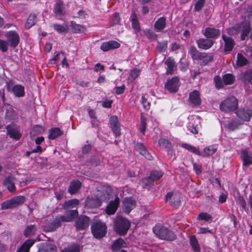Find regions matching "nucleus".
<instances>
[{"label": "nucleus", "instance_id": "a19ab883", "mask_svg": "<svg viewBox=\"0 0 252 252\" xmlns=\"http://www.w3.org/2000/svg\"><path fill=\"white\" fill-rule=\"evenodd\" d=\"M81 183L79 181H73L71 183L69 188L68 192L71 194L75 193L81 187Z\"/></svg>", "mask_w": 252, "mask_h": 252}, {"label": "nucleus", "instance_id": "864d4df0", "mask_svg": "<svg viewBox=\"0 0 252 252\" xmlns=\"http://www.w3.org/2000/svg\"><path fill=\"white\" fill-rule=\"evenodd\" d=\"M146 129V118L145 117L143 113H141V123L140 130L143 134H145V132Z\"/></svg>", "mask_w": 252, "mask_h": 252}, {"label": "nucleus", "instance_id": "4468645a", "mask_svg": "<svg viewBox=\"0 0 252 252\" xmlns=\"http://www.w3.org/2000/svg\"><path fill=\"white\" fill-rule=\"evenodd\" d=\"M196 43L199 49L207 50L210 49L214 45L215 41L206 37V38H199L196 40Z\"/></svg>", "mask_w": 252, "mask_h": 252}, {"label": "nucleus", "instance_id": "f3484780", "mask_svg": "<svg viewBox=\"0 0 252 252\" xmlns=\"http://www.w3.org/2000/svg\"><path fill=\"white\" fill-rule=\"evenodd\" d=\"M240 79L245 85L252 86V69H248L242 72L240 75Z\"/></svg>", "mask_w": 252, "mask_h": 252}, {"label": "nucleus", "instance_id": "c9c22d12", "mask_svg": "<svg viewBox=\"0 0 252 252\" xmlns=\"http://www.w3.org/2000/svg\"><path fill=\"white\" fill-rule=\"evenodd\" d=\"M63 134V131L59 128L54 127L49 130L48 138L50 139L53 140Z\"/></svg>", "mask_w": 252, "mask_h": 252}, {"label": "nucleus", "instance_id": "f704fd0d", "mask_svg": "<svg viewBox=\"0 0 252 252\" xmlns=\"http://www.w3.org/2000/svg\"><path fill=\"white\" fill-rule=\"evenodd\" d=\"M237 116L244 121H249L252 116V111H235Z\"/></svg>", "mask_w": 252, "mask_h": 252}, {"label": "nucleus", "instance_id": "a18cd8bd", "mask_svg": "<svg viewBox=\"0 0 252 252\" xmlns=\"http://www.w3.org/2000/svg\"><path fill=\"white\" fill-rule=\"evenodd\" d=\"M213 81L215 86L217 90H220L224 88L223 80L219 75L215 76Z\"/></svg>", "mask_w": 252, "mask_h": 252}, {"label": "nucleus", "instance_id": "f03ea898", "mask_svg": "<svg viewBox=\"0 0 252 252\" xmlns=\"http://www.w3.org/2000/svg\"><path fill=\"white\" fill-rule=\"evenodd\" d=\"M113 223L114 231L121 236L125 235L130 226V222L122 217L116 218Z\"/></svg>", "mask_w": 252, "mask_h": 252}, {"label": "nucleus", "instance_id": "2eb2a0df", "mask_svg": "<svg viewBox=\"0 0 252 252\" xmlns=\"http://www.w3.org/2000/svg\"><path fill=\"white\" fill-rule=\"evenodd\" d=\"M123 208L124 212L129 214L136 206V201L132 197H126L123 201Z\"/></svg>", "mask_w": 252, "mask_h": 252}, {"label": "nucleus", "instance_id": "39448f33", "mask_svg": "<svg viewBox=\"0 0 252 252\" xmlns=\"http://www.w3.org/2000/svg\"><path fill=\"white\" fill-rule=\"evenodd\" d=\"M13 84L12 80H9L6 82V88L8 92L11 93L17 97H23L25 95V87L20 84H16L11 87Z\"/></svg>", "mask_w": 252, "mask_h": 252}, {"label": "nucleus", "instance_id": "cd10ccee", "mask_svg": "<svg viewBox=\"0 0 252 252\" xmlns=\"http://www.w3.org/2000/svg\"><path fill=\"white\" fill-rule=\"evenodd\" d=\"M35 240L30 239L27 240L18 250L17 252H29L30 248L35 243Z\"/></svg>", "mask_w": 252, "mask_h": 252}, {"label": "nucleus", "instance_id": "13d9d810", "mask_svg": "<svg viewBox=\"0 0 252 252\" xmlns=\"http://www.w3.org/2000/svg\"><path fill=\"white\" fill-rule=\"evenodd\" d=\"M182 146H183V147L192 152L193 153H194L195 154H196L198 155H200V152L195 147H193L191 145H189V144H186V143L183 144Z\"/></svg>", "mask_w": 252, "mask_h": 252}, {"label": "nucleus", "instance_id": "4d7b16f0", "mask_svg": "<svg viewBox=\"0 0 252 252\" xmlns=\"http://www.w3.org/2000/svg\"><path fill=\"white\" fill-rule=\"evenodd\" d=\"M158 143L160 146L166 149H170L172 147L171 143L165 139H160L158 141Z\"/></svg>", "mask_w": 252, "mask_h": 252}, {"label": "nucleus", "instance_id": "338daca9", "mask_svg": "<svg viewBox=\"0 0 252 252\" xmlns=\"http://www.w3.org/2000/svg\"><path fill=\"white\" fill-rule=\"evenodd\" d=\"M237 202L245 210H248V208L247 207V203L242 196L239 195L237 198Z\"/></svg>", "mask_w": 252, "mask_h": 252}, {"label": "nucleus", "instance_id": "4c0bfd02", "mask_svg": "<svg viewBox=\"0 0 252 252\" xmlns=\"http://www.w3.org/2000/svg\"><path fill=\"white\" fill-rule=\"evenodd\" d=\"M52 27L59 33L67 32L68 31V27L66 24L61 25L55 23L53 24Z\"/></svg>", "mask_w": 252, "mask_h": 252}, {"label": "nucleus", "instance_id": "0eeeda50", "mask_svg": "<svg viewBox=\"0 0 252 252\" xmlns=\"http://www.w3.org/2000/svg\"><path fill=\"white\" fill-rule=\"evenodd\" d=\"M26 198L24 196H15L11 199L3 202L1 204V208L2 209H13L23 204Z\"/></svg>", "mask_w": 252, "mask_h": 252}, {"label": "nucleus", "instance_id": "c85d7f7f", "mask_svg": "<svg viewBox=\"0 0 252 252\" xmlns=\"http://www.w3.org/2000/svg\"><path fill=\"white\" fill-rule=\"evenodd\" d=\"M14 180V177L8 176L4 180L3 182V185L6 186L7 189L10 192L15 191L16 189L14 183L13 182Z\"/></svg>", "mask_w": 252, "mask_h": 252}, {"label": "nucleus", "instance_id": "6ab92c4d", "mask_svg": "<svg viewBox=\"0 0 252 252\" xmlns=\"http://www.w3.org/2000/svg\"><path fill=\"white\" fill-rule=\"evenodd\" d=\"M165 200L169 201L170 205L173 207H177L180 205L181 200L180 197L172 192H168L165 196Z\"/></svg>", "mask_w": 252, "mask_h": 252}, {"label": "nucleus", "instance_id": "9d476101", "mask_svg": "<svg viewBox=\"0 0 252 252\" xmlns=\"http://www.w3.org/2000/svg\"><path fill=\"white\" fill-rule=\"evenodd\" d=\"M53 13L58 19H63L66 13L65 4L63 0H57L56 1L54 5Z\"/></svg>", "mask_w": 252, "mask_h": 252}, {"label": "nucleus", "instance_id": "5fc2aeb1", "mask_svg": "<svg viewBox=\"0 0 252 252\" xmlns=\"http://www.w3.org/2000/svg\"><path fill=\"white\" fill-rule=\"evenodd\" d=\"M47 252H56L57 248L56 245L48 243H42Z\"/></svg>", "mask_w": 252, "mask_h": 252}, {"label": "nucleus", "instance_id": "423d86ee", "mask_svg": "<svg viewBox=\"0 0 252 252\" xmlns=\"http://www.w3.org/2000/svg\"><path fill=\"white\" fill-rule=\"evenodd\" d=\"M238 107V100L234 96L227 97L220 105V110H237Z\"/></svg>", "mask_w": 252, "mask_h": 252}, {"label": "nucleus", "instance_id": "b1692460", "mask_svg": "<svg viewBox=\"0 0 252 252\" xmlns=\"http://www.w3.org/2000/svg\"><path fill=\"white\" fill-rule=\"evenodd\" d=\"M166 20L165 17H161L155 22L154 27L157 32H162L166 27Z\"/></svg>", "mask_w": 252, "mask_h": 252}, {"label": "nucleus", "instance_id": "1a4fd4ad", "mask_svg": "<svg viewBox=\"0 0 252 252\" xmlns=\"http://www.w3.org/2000/svg\"><path fill=\"white\" fill-rule=\"evenodd\" d=\"M5 36L9 46L13 48H16L20 42V36L15 31H9L6 33Z\"/></svg>", "mask_w": 252, "mask_h": 252}, {"label": "nucleus", "instance_id": "c756f323", "mask_svg": "<svg viewBox=\"0 0 252 252\" xmlns=\"http://www.w3.org/2000/svg\"><path fill=\"white\" fill-rule=\"evenodd\" d=\"M66 216H63V219L65 222H69L73 220L78 216V213L77 209L65 212Z\"/></svg>", "mask_w": 252, "mask_h": 252}, {"label": "nucleus", "instance_id": "7c9ffc66", "mask_svg": "<svg viewBox=\"0 0 252 252\" xmlns=\"http://www.w3.org/2000/svg\"><path fill=\"white\" fill-rule=\"evenodd\" d=\"M44 131V129L42 126L39 125L34 126L30 133L31 139H33L36 136L43 133Z\"/></svg>", "mask_w": 252, "mask_h": 252}, {"label": "nucleus", "instance_id": "09e8293b", "mask_svg": "<svg viewBox=\"0 0 252 252\" xmlns=\"http://www.w3.org/2000/svg\"><path fill=\"white\" fill-rule=\"evenodd\" d=\"M145 35L150 40H156L158 38V34H156L152 30L150 29H146Z\"/></svg>", "mask_w": 252, "mask_h": 252}, {"label": "nucleus", "instance_id": "680f3d73", "mask_svg": "<svg viewBox=\"0 0 252 252\" xmlns=\"http://www.w3.org/2000/svg\"><path fill=\"white\" fill-rule=\"evenodd\" d=\"M217 151V149L212 146L206 147L204 149V153L206 156H209L213 155Z\"/></svg>", "mask_w": 252, "mask_h": 252}, {"label": "nucleus", "instance_id": "dca6fc26", "mask_svg": "<svg viewBox=\"0 0 252 252\" xmlns=\"http://www.w3.org/2000/svg\"><path fill=\"white\" fill-rule=\"evenodd\" d=\"M120 46L121 44L115 40H109L103 42L100 46V49L104 52H107L109 50L118 49Z\"/></svg>", "mask_w": 252, "mask_h": 252}, {"label": "nucleus", "instance_id": "7ed1b4c3", "mask_svg": "<svg viewBox=\"0 0 252 252\" xmlns=\"http://www.w3.org/2000/svg\"><path fill=\"white\" fill-rule=\"evenodd\" d=\"M153 232L160 239L173 241L176 239V235L173 231L162 225H156L153 228Z\"/></svg>", "mask_w": 252, "mask_h": 252}, {"label": "nucleus", "instance_id": "aec40b11", "mask_svg": "<svg viewBox=\"0 0 252 252\" xmlns=\"http://www.w3.org/2000/svg\"><path fill=\"white\" fill-rule=\"evenodd\" d=\"M120 203V199L118 197L111 201L106 208V213L110 215H113L116 212Z\"/></svg>", "mask_w": 252, "mask_h": 252}, {"label": "nucleus", "instance_id": "58836bf2", "mask_svg": "<svg viewBox=\"0 0 252 252\" xmlns=\"http://www.w3.org/2000/svg\"><path fill=\"white\" fill-rule=\"evenodd\" d=\"M249 63L248 60L241 54L238 53L237 55L236 65L238 67L246 65Z\"/></svg>", "mask_w": 252, "mask_h": 252}, {"label": "nucleus", "instance_id": "4be33fe9", "mask_svg": "<svg viewBox=\"0 0 252 252\" xmlns=\"http://www.w3.org/2000/svg\"><path fill=\"white\" fill-rule=\"evenodd\" d=\"M62 217L63 216L57 217L53 222L48 223L46 226L47 230L49 232L53 231L60 227L62 222H65L63 220Z\"/></svg>", "mask_w": 252, "mask_h": 252}, {"label": "nucleus", "instance_id": "f8f14e48", "mask_svg": "<svg viewBox=\"0 0 252 252\" xmlns=\"http://www.w3.org/2000/svg\"><path fill=\"white\" fill-rule=\"evenodd\" d=\"M91 219L89 217L81 215L75 220V226L77 230H84L89 226Z\"/></svg>", "mask_w": 252, "mask_h": 252}, {"label": "nucleus", "instance_id": "603ef678", "mask_svg": "<svg viewBox=\"0 0 252 252\" xmlns=\"http://www.w3.org/2000/svg\"><path fill=\"white\" fill-rule=\"evenodd\" d=\"M141 181L143 184V187L147 189H150L151 187L153 185L154 182L149 176L142 179Z\"/></svg>", "mask_w": 252, "mask_h": 252}, {"label": "nucleus", "instance_id": "8fccbe9b", "mask_svg": "<svg viewBox=\"0 0 252 252\" xmlns=\"http://www.w3.org/2000/svg\"><path fill=\"white\" fill-rule=\"evenodd\" d=\"M162 175L163 173L161 171L155 170L151 172L149 177L154 182L160 178Z\"/></svg>", "mask_w": 252, "mask_h": 252}, {"label": "nucleus", "instance_id": "6e6d98bb", "mask_svg": "<svg viewBox=\"0 0 252 252\" xmlns=\"http://www.w3.org/2000/svg\"><path fill=\"white\" fill-rule=\"evenodd\" d=\"M241 125L237 121L232 120L229 122L227 125V127L230 131H233L237 128L239 125Z\"/></svg>", "mask_w": 252, "mask_h": 252}, {"label": "nucleus", "instance_id": "a878e982", "mask_svg": "<svg viewBox=\"0 0 252 252\" xmlns=\"http://www.w3.org/2000/svg\"><path fill=\"white\" fill-rule=\"evenodd\" d=\"M131 26L136 32H139L141 31L140 23L137 19V16L134 11H132L130 16Z\"/></svg>", "mask_w": 252, "mask_h": 252}, {"label": "nucleus", "instance_id": "2f4dec72", "mask_svg": "<svg viewBox=\"0 0 252 252\" xmlns=\"http://www.w3.org/2000/svg\"><path fill=\"white\" fill-rule=\"evenodd\" d=\"M135 148L139 151L140 154L144 156L147 159L151 160L152 158V156L148 153L142 143L137 144L135 146Z\"/></svg>", "mask_w": 252, "mask_h": 252}, {"label": "nucleus", "instance_id": "5701e85b", "mask_svg": "<svg viewBox=\"0 0 252 252\" xmlns=\"http://www.w3.org/2000/svg\"><path fill=\"white\" fill-rule=\"evenodd\" d=\"M165 64L167 66L166 74L172 75L176 69L175 62L174 60L170 57L168 58L165 62Z\"/></svg>", "mask_w": 252, "mask_h": 252}, {"label": "nucleus", "instance_id": "20e7f679", "mask_svg": "<svg viewBox=\"0 0 252 252\" xmlns=\"http://www.w3.org/2000/svg\"><path fill=\"white\" fill-rule=\"evenodd\" d=\"M91 229L94 237L98 239L104 237L107 231L106 224L100 220H96L93 221Z\"/></svg>", "mask_w": 252, "mask_h": 252}, {"label": "nucleus", "instance_id": "69168bd1", "mask_svg": "<svg viewBox=\"0 0 252 252\" xmlns=\"http://www.w3.org/2000/svg\"><path fill=\"white\" fill-rule=\"evenodd\" d=\"M212 216L207 214V213H201L199 214L198 219L200 220H204L205 221H208L212 219Z\"/></svg>", "mask_w": 252, "mask_h": 252}, {"label": "nucleus", "instance_id": "052dcab7", "mask_svg": "<svg viewBox=\"0 0 252 252\" xmlns=\"http://www.w3.org/2000/svg\"><path fill=\"white\" fill-rule=\"evenodd\" d=\"M80 247L78 245L68 247L62 251V252H80Z\"/></svg>", "mask_w": 252, "mask_h": 252}, {"label": "nucleus", "instance_id": "3c124183", "mask_svg": "<svg viewBox=\"0 0 252 252\" xmlns=\"http://www.w3.org/2000/svg\"><path fill=\"white\" fill-rule=\"evenodd\" d=\"M167 45V40H163L161 42L158 41L157 48L160 53L166 51Z\"/></svg>", "mask_w": 252, "mask_h": 252}, {"label": "nucleus", "instance_id": "79ce46f5", "mask_svg": "<svg viewBox=\"0 0 252 252\" xmlns=\"http://www.w3.org/2000/svg\"><path fill=\"white\" fill-rule=\"evenodd\" d=\"M189 242L194 252H200V246L195 235H192L190 237Z\"/></svg>", "mask_w": 252, "mask_h": 252}, {"label": "nucleus", "instance_id": "ea45409f", "mask_svg": "<svg viewBox=\"0 0 252 252\" xmlns=\"http://www.w3.org/2000/svg\"><path fill=\"white\" fill-rule=\"evenodd\" d=\"M70 26L74 33H81L84 32L86 30L84 26L78 24L73 21L71 22Z\"/></svg>", "mask_w": 252, "mask_h": 252}, {"label": "nucleus", "instance_id": "6e6552de", "mask_svg": "<svg viewBox=\"0 0 252 252\" xmlns=\"http://www.w3.org/2000/svg\"><path fill=\"white\" fill-rule=\"evenodd\" d=\"M165 89L170 93H176L179 91L180 86V81L177 76L173 77L171 79H168L165 84Z\"/></svg>", "mask_w": 252, "mask_h": 252}, {"label": "nucleus", "instance_id": "de8ad7c7", "mask_svg": "<svg viewBox=\"0 0 252 252\" xmlns=\"http://www.w3.org/2000/svg\"><path fill=\"white\" fill-rule=\"evenodd\" d=\"M87 205L91 208H96L101 205V202L98 198H92L88 201Z\"/></svg>", "mask_w": 252, "mask_h": 252}, {"label": "nucleus", "instance_id": "0e129e2a", "mask_svg": "<svg viewBox=\"0 0 252 252\" xmlns=\"http://www.w3.org/2000/svg\"><path fill=\"white\" fill-rule=\"evenodd\" d=\"M8 43L4 40L0 39V50L2 52H6L8 50Z\"/></svg>", "mask_w": 252, "mask_h": 252}, {"label": "nucleus", "instance_id": "412c9836", "mask_svg": "<svg viewBox=\"0 0 252 252\" xmlns=\"http://www.w3.org/2000/svg\"><path fill=\"white\" fill-rule=\"evenodd\" d=\"M222 38L224 42V51L225 52L231 51L235 44L234 40L225 34L222 35Z\"/></svg>", "mask_w": 252, "mask_h": 252}, {"label": "nucleus", "instance_id": "37998d69", "mask_svg": "<svg viewBox=\"0 0 252 252\" xmlns=\"http://www.w3.org/2000/svg\"><path fill=\"white\" fill-rule=\"evenodd\" d=\"M36 230L34 225H28L24 231V235L26 237H31L35 234Z\"/></svg>", "mask_w": 252, "mask_h": 252}, {"label": "nucleus", "instance_id": "e2e57ef3", "mask_svg": "<svg viewBox=\"0 0 252 252\" xmlns=\"http://www.w3.org/2000/svg\"><path fill=\"white\" fill-rule=\"evenodd\" d=\"M205 3V0H198L195 3L194 9L195 11H199L204 6Z\"/></svg>", "mask_w": 252, "mask_h": 252}, {"label": "nucleus", "instance_id": "774afa93", "mask_svg": "<svg viewBox=\"0 0 252 252\" xmlns=\"http://www.w3.org/2000/svg\"><path fill=\"white\" fill-rule=\"evenodd\" d=\"M121 21V18L120 14L118 12L114 13L112 17V25H118Z\"/></svg>", "mask_w": 252, "mask_h": 252}, {"label": "nucleus", "instance_id": "bf43d9fd", "mask_svg": "<svg viewBox=\"0 0 252 252\" xmlns=\"http://www.w3.org/2000/svg\"><path fill=\"white\" fill-rule=\"evenodd\" d=\"M140 70L137 68H134L131 70L128 79L131 81L134 80L139 75Z\"/></svg>", "mask_w": 252, "mask_h": 252}, {"label": "nucleus", "instance_id": "a211bd4d", "mask_svg": "<svg viewBox=\"0 0 252 252\" xmlns=\"http://www.w3.org/2000/svg\"><path fill=\"white\" fill-rule=\"evenodd\" d=\"M189 101L194 106L200 105L201 99L200 93L197 90L190 92L189 94Z\"/></svg>", "mask_w": 252, "mask_h": 252}, {"label": "nucleus", "instance_id": "ddd939ff", "mask_svg": "<svg viewBox=\"0 0 252 252\" xmlns=\"http://www.w3.org/2000/svg\"><path fill=\"white\" fill-rule=\"evenodd\" d=\"M203 35L209 39H216L220 35V31L218 29L206 27L202 32Z\"/></svg>", "mask_w": 252, "mask_h": 252}, {"label": "nucleus", "instance_id": "49530a36", "mask_svg": "<svg viewBox=\"0 0 252 252\" xmlns=\"http://www.w3.org/2000/svg\"><path fill=\"white\" fill-rule=\"evenodd\" d=\"M124 245H125V242L124 240L120 238L114 242L113 244L111 246V248L112 250L114 251H117L118 250L120 249L122 247H124Z\"/></svg>", "mask_w": 252, "mask_h": 252}, {"label": "nucleus", "instance_id": "473e14b6", "mask_svg": "<svg viewBox=\"0 0 252 252\" xmlns=\"http://www.w3.org/2000/svg\"><path fill=\"white\" fill-rule=\"evenodd\" d=\"M241 158L243 160L244 166L248 167L252 164V157L248 154L247 151L245 150L242 151Z\"/></svg>", "mask_w": 252, "mask_h": 252}, {"label": "nucleus", "instance_id": "e433bc0d", "mask_svg": "<svg viewBox=\"0 0 252 252\" xmlns=\"http://www.w3.org/2000/svg\"><path fill=\"white\" fill-rule=\"evenodd\" d=\"M100 163V159L95 156L91 157L86 161V164L89 168L95 167L99 165Z\"/></svg>", "mask_w": 252, "mask_h": 252}, {"label": "nucleus", "instance_id": "c03bdc74", "mask_svg": "<svg viewBox=\"0 0 252 252\" xmlns=\"http://www.w3.org/2000/svg\"><path fill=\"white\" fill-rule=\"evenodd\" d=\"M79 203V200L77 199H71L68 201H65L63 205V209H69V207H77Z\"/></svg>", "mask_w": 252, "mask_h": 252}, {"label": "nucleus", "instance_id": "72a5a7b5", "mask_svg": "<svg viewBox=\"0 0 252 252\" xmlns=\"http://www.w3.org/2000/svg\"><path fill=\"white\" fill-rule=\"evenodd\" d=\"M223 84L225 85H230L235 81V77L232 73H226L222 76Z\"/></svg>", "mask_w": 252, "mask_h": 252}, {"label": "nucleus", "instance_id": "bb28decb", "mask_svg": "<svg viewBox=\"0 0 252 252\" xmlns=\"http://www.w3.org/2000/svg\"><path fill=\"white\" fill-rule=\"evenodd\" d=\"M37 21L36 15L34 13H31L28 16L25 24V28L29 30L34 26Z\"/></svg>", "mask_w": 252, "mask_h": 252}, {"label": "nucleus", "instance_id": "f257e3e1", "mask_svg": "<svg viewBox=\"0 0 252 252\" xmlns=\"http://www.w3.org/2000/svg\"><path fill=\"white\" fill-rule=\"evenodd\" d=\"M189 54L194 62H197L201 66L207 65L213 61V56L205 52L198 51L194 46H190Z\"/></svg>", "mask_w": 252, "mask_h": 252}, {"label": "nucleus", "instance_id": "393cba45", "mask_svg": "<svg viewBox=\"0 0 252 252\" xmlns=\"http://www.w3.org/2000/svg\"><path fill=\"white\" fill-rule=\"evenodd\" d=\"M251 31V25L249 22H242V26L241 31V40L244 41L248 36Z\"/></svg>", "mask_w": 252, "mask_h": 252}, {"label": "nucleus", "instance_id": "9b49d317", "mask_svg": "<svg viewBox=\"0 0 252 252\" xmlns=\"http://www.w3.org/2000/svg\"><path fill=\"white\" fill-rule=\"evenodd\" d=\"M5 128L6 129V133L9 137L16 140H19L21 137L22 135L20 133L18 127L15 124H11L7 125Z\"/></svg>", "mask_w": 252, "mask_h": 252}]
</instances>
